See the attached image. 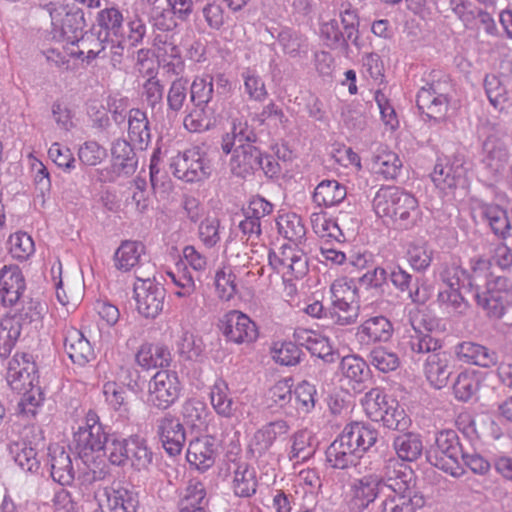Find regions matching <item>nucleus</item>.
Listing matches in <instances>:
<instances>
[{
  "label": "nucleus",
  "mask_w": 512,
  "mask_h": 512,
  "mask_svg": "<svg viewBox=\"0 0 512 512\" xmlns=\"http://www.w3.org/2000/svg\"><path fill=\"white\" fill-rule=\"evenodd\" d=\"M440 278L447 289L439 292L438 301L454 313L463 315L469 310L470 304L463 294L467 292L487 317L500 319L504 315L512 281L505 276L489 274L486 260H477L471 272L466 271L459 261L447 262L440 271Z\"/></svg>",
  "instance_id": "obj_1"
},
{
  "label": "nucleus",
  "mask_w": 512,
  "mask_h": 512,
  "mask_svg": "<svg viewBox=\"0 0 512 512\" xmlns=\"http://www.w3.org/2000/svg\"><path fill=\"white\" fill-rule=\"evenodd\" d=\"M385 487L391 493L381 502L380 512H416L425 504L417 485L415 472L397 460H389L385 466Z\"/></svg>",
  "instance_id": "obj_2"
},
{
  "label": "nucleus",
  "mask_w": 512,
  "mask_h": 512,
  "mask_svg": "<svg viewBox=\"0 0 512 512\" xmlns=\"http://www.w3.org/2000/svg\"><path fill=\"white\" fill-rule=\"evenodd\" d=\"M378 431L369 424L352 422L327 447L326 463L332 469L346 470L359 463L361 453L368 451L377 441Z\"/></svg>",
  "instance_id": "obj_3"
},
{
  "label": "nucleus",
  "mask_w": 512,
  "mask_h": 512,
  "mask_svg": "<svg viewBox=\"0 0 512 512\" xmlns=\"http://www.w3.org/2000/svg\"><path fill=\"white\" fill-rule=\"evenodd\" d=\"M487 135L480 153V175L487 186L498 183L504 174L510 155L504 138L507 128L501 123L486 124Z\"/></svg>",
  "instance_id": "obj_4"
},
{
  "label": "nucleus",
  "mask_w": 512,
  "mask_h": 512,
  "mask_svg": "<svg viewBox=\"0 0 512 512\" xmlns=\"http://www.w3.org/2000/svg\"><path fill=\"white\" fill-rule=\"evenodd\" d=\"M373 208L379 217L390 218L401 229L412 228L419 217L417 199L395 186L379 189L373 199Z\"/></svg>",
  "instance_id": "obj_5"
},
{
  "label": "nucleus",
  "mask_w": 512,
  "mask_h": 512,
  "mask_svg": "<svg viewBox=\"0 0 512 512\" xmlns=\"http://www.w3.org/2000/svg\"><path fill=\"white\" fill-rule=\"evenodd\" d=\"M320 37L332 50L349 56L353 45L359 49V17L350 5L340 11V20L331 19L320 26Z\"/></svg>",
  "instance_id": "obj_6"
},
{
  "label": "nucleus",
  "mask_w": 512,
  "mask_h": 512,
  "mask_svg": "<svg viewBox=\"0 0 512 512\" xmlns=\"http://www.w3.org/2000/svg\"><path fill=\"white\" fill-rule=\"evenodd\" d=\"M450 90L451 85L448 76L432 72L426 81V85L422 86L417 93V108L430 121L443 122L449 109Z\"/></svg>",
  "instance_id": "obj_7"
},
{
  "label": "nucleus",
  "mask_w": 512,
  "mask_h": 512,
  "mask_svg": "<svg viewBox=\"0 0 512 512\" xmlns=\"http://www.w3.org/2000/svg\"><path fill=\"white\" fill-rule=\"evenodd\" d=\"M366 415L374 422L396 431H404L409 426V418L399 402L379 388L367 392L362 401Z\"/></svg>",
  "instance_id": "obj_8"
},
{
  "label": "nucleus",
  "mask_w": 512,
  "mask_h": 512,
  "mask_svg": "<svg viewBox=\"0 0 512 512\" xmlns=\"http://www.w3.org/2000/svg\"><path fill=\"white\" fill-rule=\"evenodd\" d=\"M50 15L53 38L75 44L80 41L86 27L84 12L75 4L49 3L45 5Z\"/></svg>",
  "instance_id": "obj_9"
},
{
  "label": "nucleus",
  "mask_w": 512,
  "mask_h": 512,
  "mask_svg": "<svg viewBox=\"0 0 512 512\" xmlns=\"http://www.w3.org/2000/svg\"><path fill=\"white\" fill-rule=\"evenodd\" d=\"M463 448L454 430H443L437 433L435 443L426 452L427 461L449 473L453 477L464 474L461 468Z\"/></svg>",
  "instance_id": "obj_10"
},
{
  "label": "nucleus",
  "mask_w": 512,
  "mask_h": 512,
  "mask_svg": "<svg viewBox=\"0 0 512 512\" xmlns=\"http://www.w3.org/2000/svg\"><path fill=\"white\" fill-rule=\"evenodd\" d=\"M331 307L328 309L329 319L340 326L354 324L359 316V304L356 301V288L346 282H334L330 288Z\"/></svg>",
  "instance_id": "obj_11"
},
{
  "label": "nucleus",
  "mask_w": 512,
  "mask_h": 512,
  "mask_svg": "<svg viewBox=\"0 0 512 512\" xmlns=\"http://www.w3.org/2000/svg\"><path fill=\"white\" fill-rule=\"evenodd\" d=\"M170 168L175 177L191 183L208 178L212 171L207 153L198 146L175 156Z\"/></svg>",
  "instance_id": "obj_12"
},
{
  "label": "nucleus",
  "mask_w": 512,
  "mask_h": 512,
  "mask_svg": "<svg viewBox=\"0 0 512 512\" xmlns=\"http://www.w3.org/2000/svg\"><path fill=\"white\" fill-rule=\"evenodd\" d=\"M434 321L422 318L419 326L413 325L412 333L404 335L398 343L403 355L414 359L417 355L433 354L442 349L443 341L432 334Z\"/></svg>",
  "instance_id": "obj_13"
},
{
  "label": "nucleus",
  "mask_w": 512,
  "mask_h": 512,
  "mask_svg": "<svg viewBox=\"0 0 512 512\" xmlns=\"http://www.w3.org/2000/svg\"><path fill=\"white\" fill-rule=\"evenodd\" d=\"M385 485V474H366L354 479L349 485L346 507L349 512H364L378 498L381 487Z\"/></svg>",
  "instance_id": "obj_14"
},
{
  "label": "nucleus",
  "mask_w": 512,
  "mask_h": 512,
  "mask_svg": "<svg viewBox=\"0 0 512 512\" xmlns=\"http://www.w3.org/2000/svg\"><path fill=\"white\" fill-rule=\"evenodd\" d=\"M182 391L177 372L160 370L149 382V401L159 410H167L179 399Z\"/></svg>",
  "instance_id": "obj_15"
},
{
  "label": "nucleus",
  "mask_w": 512,
  "mask_h": 512,
  "mask_svg": "<svg viewBox=\"0 0 512 512\" xmlns=\"http://www.w3.org/2000/svg\"><path fill=\"white\" fill-rule=\"evenodd\" d=\"M134 295L136 308L140 315L148 319L156 318L164 307L165 288L154 279L136 276Z\"/></svg>",
  "instance_id": "obj_16"
},
{
  "label": "nucleus",
  "mask_w": 512,
  "mask_h": 512,
  "mask_svg": "<svg viewBox=\"0 0 512 512\" xmlns=\"http://www.w3.org/2000/svg\"><path fill=\"white\" fill-rule=\"evenodd\" d=\"M108 434L100 423L98 415L90 410L86 415L85 425L80 426L73 435L75 449L79 456L84 458L94 452H102Z\"/></svg>",
  "instance_id": "obj_17"
},
{
  "label": "nucleus",
  "mask_w": 512,
  "mask_h": 512,
  "mask_svg": "<svg viewBox=\"0 0 512 512\" xmlns=\"http://www.w3.org/2000/svg\"><path fill=\"white\" fill-rule=\"evenodd\" d=\"M465 155L456 153L445 162L438 161L434 166L431 179L441 190L466 188L468 185V167Z\"/></svg>",
  "instance_id": "obj_18"
},
{
  "label": "nucleus",
  "mask_w": 512,
  "mask_h": 512,
  "mask_svg": "<svg viewBox=\"0 0 512 512\" xmlns=\"http://www.w3.org/2000/svg\"><path fill=\"white\" fill-rule=\"evenodd\" d=\"M220 329L226 340L235 344H250L259 336L256 323L238 310H230L222 317Z\"/></svg>",
  "instance_id": "obj_19"
},
{
  "label": "nucleus",
  "mask_w": 512,
  "mask_h": 512,
  "mask_svg": "<svg viewBox=\"0 0 512 512\" xmlns=\"http://www.w3.org/2000/svg\"><path fill=\"white\" fill-rule=\"evenodd\" d=\"M155 431L167 454L170 456L181 454L187 436L184 424L176 415L167 412L157 418Z\"/></svg>",
  "instance_id": "obj_20"
},
{
  "label": "nucleus",
  "mask_w": 512,
  "mask_h": 512,
  "mask_svg": "<svg viewBox=\"0 0 512 512\" xmlns=\"http://www.w3.org/2000/svg\"><path fill=\"white\" fill-rule=\"evenodd\" d=\"M230 154L229 168L238 178L253 176L261 168L262 151L256 145L236 146Z\"/></svg>",
  "instance_id": "obj_21"
},
{
  "label": "nucleus",
  "mask_w": 512,
  "mask_h": 512,
  "mask_svg": "<svg viewBox=\"0 0 512 512\" xmlns=\"http://www.w3.org/2000/svg\"><path fill=\"white\" fill-rule=\"evenodd\" d=\"M7 382L9 386L18 392H22L26 389L36 386L35 381H38L36 375V366L34 362H31L29 355L16 354L8 363Z\"/></svg>",
  "instance_id": "obj_22"
},
{
  "label": "nucleus",
  "mask_w": 512,
  "mask_h": 512,
  "mask_svg": "<svg viewBox=\"0 0 512 512\" xmlns=\"http://www.w3.org/2000/svg\"><path fill=\"white\" fill-rule=\"evenodd\" d=\"M294 338L296 343L305 347L313 356L318 357L325 363H335L340 357L327 337L312 330L298 328L294 332Z\"/></svg>",
  "instance_id": "obj_23"
},
{
  "label": "nucleus",
  "mask_w": 512,
  "mask_h": 512,
  "mask_svg": "<svg viewBox=\"0 0 512 512\" xmlns=\"http://www.w3.org/2000/svg\"><path fill=\"white\" fill-rule=\"evenodd\" d=\"M26 283L17 266H4L0 271V300L4 306H14L23 299Z\"/></svg>",
  "instance_id": "obj_24"
},
{
  "label": "nucleus",
  "mask_w": 512,
  "mask_h": 512,
  "mask_svg": "<svg viewBox=\"0 0 512 512\" xmlns=\"http://www.w3.org/2000/svg\"><path fill=\"white\" fill-rule=\"evenodd\" d=\"M63 334L64 349L74 364L83 367L95 358L90 342L80 330L68 327Z\"/></svg>",
  "instance_id": "obj_25"
},
{
  "label": "nucleus",
  "mask_w": 512,
  "mask_h": 512,
  "mask_svg": "<svg viewBox=\"0 0 512 512\" xmlns=\"http://www.w3.org/2000/svg\"><path fill=\"white\" fill-rule=\"evenodd\" d=\"M451 360L450 353L442 349L428 355L424 364V373L434 388L441 389L447 385L453 368Z\"/></svg>",
  "instance_id": "obj_26"
},
{
  "label": "nucleus",
  "mask_w": 512,
  "mask_h": 512,
  "mask_svg": "<svg viewBox=\"0 0 512 512\" xmlns=\"http://www.w3.org/2000/svg\"><path fill=\"white\" fill-rule=\"evenodd\" d=\"M455 353L459 361L469 365L490 368L498 363L496 351L471 341L459 343L455 348Z\"/></svg>",
  "instance_id": "obj_27"
},
{
  "label": "nucleus",
  "mask_w": 512,
  "mask_h": 512,
  "mask_svg": "<svg viewBox=\"0 0 512 512\" xmlns=\"http://www.w3.org/2000/svg\"><path fill=\"white\" fill-rule=\"evenodd\" d=\"M393 332L391 321L385 316L378 315L365 320L357 328L356 336L361 344L370 345L389 341Z\"/></svg>",
  "instance_id": "obj_28"
},
{
  "label": "nucleus",
  "mask_w": 512,
  "mask_h": 512,
  "mask_svg": "<svg viewBox=\"0 0 512 512\" xmlns=\"http://www.w3.org/2000/svg\"><path fill=\"white\" fill-rule=\"evenodd\" d=\"M190 465L200 471L211 468L216 459L215 440L213 437L205 436L191 440L186 454Z\"/></svg>",
  "instance_id": "obj_29"
},
{
  "label": "nucleus",
  "mask_w": 512,
  "mask_h": 512,
  "mask_svg": "<svg viewBox=\"0 0 512 512\" xmlns=\"http://www.w3.org/2000/svg\"><path fill=\"white\" fill-rule=\"evenodd\" d=\"M97 37L102 42H109L123 35L124 17L116 7H107L96 15Z\"/></svg>",
  "instance_id": "obj_30"
},
{
  "label": "nucleus",
  "mask_w": 512,
  "mask_h": 512,
  "mask_svg": "<svg viewBox=\"0 0 512 512\" xmlns=\"http://www.w3.org/2000/svg\"><path fill=\"white\" fill-rule=\"evenodd\" d=\"M50 475L52 479L62 486L72 484L75 478L70 454L63 447L49 449Z\"/></svg>",
  "instance_id": "obj_31"
},
{
  "label": "nucleus",
  "mask_w": 512,
  "mask_h": 512,
  "mask_svg": "<svg viewBox=\"0 0 512 512\" xmlns=\"http://www.w3.org/2000/svg\"><path fill=\"white\" fill-rule=\"evenodd\" d=\"M258 140L254 127L247 121H234L231 131L222 136L221 149L225 155H228L236 146L256 145Z\"/></svg>",
  "instance_id": "obj_32"
},
{
  "label": "nucleus",
  "mask_w": 512,
  "mask_h": 512,
  "mask_svg": "<svg viewBox=\"0 0 512 512\" xmlns=\"http://www.w3.org/2000/svg\"><path fill=\"white\" fill-rule=\"evenodd\" d=\"M479 212L482 219L489 225L491 231L500 239L510 236L511 223L507 211L497 204L480 203Z\"/></svg>",
  "instance_id": "obj_33"
},
{
  "label": "nucleus",
  "mask_w": 512,
  "mask_h": 512,
  "mask_svg": "<svg viewBox=\"0 0 512 512\" xmlns=\"http://www.w3.org/2000/svg\"><path fill=\"white\" fill-rule=\"evenodd\" d=\"M403 162L393 151L379 149L371 158V170L384 180H395L400 175Z\"/></svg>",
  "instance_id": "obj_34"
},
{
  "label": "nucleus",
  "mask_w": 512,
  "mask_h": 512,
  "mask_svg": "<svg viewBox=\"0 0 512 512\" xmlns=\"http://www.w3.org/2000/svg\"><path fill=\"white\" fill-rule=\"evenodd\" d=\"M392 447L397 455L396 459L403 462H415L423 454V442L421 436L416 433H400L393 438Z\"/></svg>",
  "instance_id": "obj_35"
},
{
  "label": "nucleus",
  "mask_w": 512,
  "mask_h": 512,
  "mask_svg": "<svg viewBox=\"0 0 512 512\" xmlns=\"http://www.w3.org/2000/svg\"><path fill=\"white\" fill-rule=\"evenodd\" d=\"M231 488L236 497L250 498L256 494L258 480L256 471L247 463H238L233 471Z\"/></svg>",
  "instance_id": "obj_36"
},
{
  "label": "nucleus",
  "mask_w": 512,
  "mask_h": 512,
  "mask_svg": "<svg viewBox=\"0 0 512 512\" xmlns=\"http://www.w3.org/2000/svg\"><path fill=\"white\" fill-rule=\"evenodd\" d=\"M128 461L136 471H149L153 465L154 453L145 438L138 434L128 437Z\"/></svg>",
  "instance_id": "obj_37"
},
{
  "label": "nucleus",
  "mask_w": 512,
  "mask_h": 512,
  "mask_svg": "<svg viewBox=\"0 0 512 512\" xmlns=\"http://www.w3.org/2000/svg\"><path fill=\"white\" fill-rule=\"evenodd\" d=\"M128 135L139 149H146L151 141V130L147 115L144 111L134 108L129 111Z\"/></svg>",
  "instance_id": "obj_38"
},
{
  "label": "nucleus",
  "mask_w": 512,
  "mask_h": 512,
  "mask_svg": "<svg viewBox=\"0 0 512 512\" xmlns=\"http://www.w3.org/2000/svg\"><path fill=\"white\" fill-rule=\"evenodd\" d=\"M279 257L286 272L284 275L301 278L308 270V260L304 252L295 244H283L279 249Z\"/></svg>",
  "instance_id": "obj_39"
},
{
  "label": "nucleus",
  "mask_w": 512,
  "mask_h": 512,
  "mask_svg": "<svg viewBox=\"0 0 512 512\" xmlns=\"http://www.w3.org/2000/svg\"><path fill=\"white\" fill-rule=\"evenodd\" d=\"M25 326L12 314L0 319V356L7 358L15 348Z\"/></svg>",
  "instance_id": "obj_40"
},
{
  "label": "nucleus",
  "mask_w": 512,
  "mask_h": 512,
  "mask_svg": "<svg viewBox=\"0 0 512 512\" xmlns=\"http://www.w3.org/2000/svg\"><path fill=\"white\" fill-rule=\"evenodd\" d=\"M271 36L274 34L271 32ZM284 54L291 58H304L309 52L308 39L290 28L280 30L275 36Z\"/></svg>",
  "instance_id": "obj_41"
},
{
  "label": "nucleus",
  "mask_w": 512,
  "mask_h": 512,
  "mask_svg": "<svg viewBox=\"0 0 512 512\" xmlns=\"http://www.w3.org/2000/svg\"><path fill=\"white\" fill-rule=\"evenodd\" d=\"M209 499L205 485L198 479H191L185 488L183 497L179 502V512L206 511Z\"/></svg>",
  "instance_id": "obj_42"
},
{
  "label": "nucleus",
  "mask_w": 512,
  "mask_h": 512,
  "mask_svg": "<svg viewBox=\"0 0 512 512\" xmlns=\"http://www.w3.org/2000/svg\"><path fill=\"white\" fill-rule=\"evenodd\" d=\"M112 165L116 172L131 175L137 168V157L130 142L124 139L116 140L111 148Z\"/></svg>",
  "instance_id": "obj_43"
},
{
  "label": "nucleus",
  "mask_w": 512,
  "mask_h": 512,
  "mask_svg": "<svg viewBox=\"0 0 512 512\" xmlns=\"http://www.w3.org/2000/svg\"><path fill=\"white\" fill-rule=\"evenodd\" d=\"M136 362L143 368L166 367L171 362V353L167 346L144 343L135 356Z\"/></svg>",
  "instance_id": "obj_44"
},
{
  "label": "nucleus",
  "mask_w": 512,
  "mask_h": 512,
  "mask_svg": "<svg viewBox=\"0 0 512 512\" xmlns=\"http://www.w3.org/2000/svg\"><path fill=\"white\" fill-rule=\"evenodd\" d=\"M347 196L346 187L337 180H323L315 188L313 201L324 207L339 205Z\"/></svg>",
  "instance_id": "obj_45"
},
{
  "label": "nucleus",
  "mask_w": 512,
  "mask_h": 512,
  "mask_svg": "<svg viewBox=\"0 0 512 512\" xmlns=\"http://www.w3.org/2000/svg\"><path fill=\"white\" fill-rule=\"evenodd\" d=\"M210 401L215 412L224 418H232L237 411V405L230 395L228 384L223 379H217L210 391Z\"/></svg>",
  "instance_id": "obj_46"
},
{
  "label": "nucleus",
  "mask_w": 512,
  "mask_h": 512,
  "mask_svg": "<svg viewBox=\"0 0 512 512\" xmlns=\"http://www.w3.org/2000/svg\"><path fill=\"white\" fill-rule=\"evenodd\" d=\"M216 122L215 110L206 104L194 106L184 117L183 125L189 132L200 133L214 127Z\"/></svg>",
  "instance_id": "obj_47"
},
{
  "label": "nucleus",
  "mask_w": 512,
  "mask_h": 512,
  "mask_svg": "<svg viewBox=\"0 0 512 512\" xmlns=\"http://www.w3.org/2000/svg\"><path fill=\"white\" fill-rule=\"evenodd\" d=\"M9 453L15 463L24 471L37 473L40 468V459L35 448L25 441H16L8 445Z\"/></svg>",
  "instance_id": "obj_48"
},
{
  "label": "nucleus",
  "mask_w": 512,
  "mask_h": 512,
  "mask_svg": "<svg viewBox=\"0 0 512 512\" xmlns=\"http://www.w3.org/2000/svg\"><path fill=\"white\" fill-rule=\"evenodd\" d=\"M108 506L111 509H120L123 512H137L139 507L138 495L127 487H107L104 489Z\"/></svg>",
  "instance_id": "obj_49"
},
{
  "label": "nucleus",
  "mask_w": 512,
  "mask_h": 512,
  "mask_svg": "<svg viewBox=\"0 0 512 512\" xmlns=\"http://www.w3.org/2000/svg\"><path fill=\"white\" fill-rule=\"evenodd\" d=\"M144 246L136 241H123L114 253V266L117 270L127 272L138 262Z\"/></svg>",
  "instance_id": "obj_50"
},
{
  "label": "nucleus",
  "mask_w": 512,
  "mask_h": 512,
  "mask_svg": "<svg viewBox=\"0 0 512 512\" xmlns=\"http://www.w3.org/2000/svg\"><path fill=\"white\" fill-rule=\"evenodd\" d=\"M189 93L193 106L210 104L214 95V77L211 74L195 76L189 85Z\"/></svg>",
  "instance_id": "obj_51"
},
{
  "label": "nucleus",
  "mask_w": 512,
  "mask_h": 512,
  "mask_svg": "<svg viewBox=\"0 0 512 512\" xmlns=\"http://www.w3.org/2000/svg\"><path fill=\"white\" fill-rule=\"evenodd\" d=\"M189 91V81L185 77L174 79L167 92V114L177 115L183 109Z\"/></svg>",
  "instance_id": "obj_52"
},
{
  "label": "nucleus",
  "mask_w": 512,
  "mask_h": 512,
  "mask_svg": "<svg viewBox=\"0 0 512 512\" xmlns=\"http://www.w3.org/2000/svg\"><path fill=\"white\" fill-rule=\"evenodd\" d=\"M480 388V380L474 372L463 371L453 383L454 397L461 402H468L476 396Z\"/></svg>",
  "instance_id": "obj_53"
},
{
  "label": "nucleus",
  "mask_w": 512,
  "mask_h": 512,
  "mask_svg": "<svg viewBox=\"0 0 512 512\" xmlns=\"http://www.w3.org/2000/svg\"><path fill=\"white\" fill-rule=\"evenodd\" d=\"M21 307L17 309L16 313L12 314L17 318L25 327L33 323L41 322L46 306L39 299L23 296L19 301Z\"/></svg>",
  "instance_id": "obj_54"
},
{
  "label": "nucleus",
  "mask_w": 512,
  "mask_h": 512,
  "mask_svg": "<svg viewBox=\"0 0 512 512\" xmlns=\"http://www.w3.org/2000/svg\"><path fill=\"white\" fill-rule=\"evenodd\" d=\"M128 437L123 438L117 433L108 434L102 452L107 456L111 464L123 466L128 461Z\"/></svg>",
  "instance_id": "obj_55"
},
{
  "label": "nucleus",
  "mask_w": 512,
  "mask_h": 512,
  "mask_svg": "<svg viewBox=\"0 0 512 512\" xmlns=\"http://www.w3.org/2000/svg\"><path fill=\"white\" fill-rule=\"evenodd\" d=\"M278 230L292 244L298 245L306 235V228L300 216L292 213L280 217Z\"/></svg>",
  "instance_id": "obj_56"
},
{
  "label": "nucleus",
  "mask_w": 512,
  "mask_h": 512,
  "mask_svg": "<svg viewBox=\"0 0 512 512\" xmlns=\"http://www.w3.org/2000/svg\"><path fill=\"white\" fill-rule=\"evenodd\" d=\"M44 400L43 393L39 386H34L24 390V393L17 404L16 411L18 415L27 420L33 419Z\"/></svg>",
  "instance_id": "obj_57"
},
{
  "label": "nucleus",
  "mask_w": 512,
  "mask_h": 512,
  "mask_svg": "<svg viewBox=\"0 0 512 512\" xmlns=\"http://www.w3.org/2000/svg\"><path fill=\"white\" fill-rule=\"evenodd\" d=\"M342 374L357 383L363 382L369 376V367L366 362L356 356L348 355L342 358L340 363Z\"/></svg>",
  "instance_id": "obj_58"
},
{
  "label": "nucleus",
  "mask_w": 512,
  "mask_h": 512,
  "mask_svg": "<svg viewBox=\"0 0 512 512\" xmlns=\"http://www.w3.org/2000/svg\"><path fill=\"white\" fill-rule=\"evenodd\" d=\"M9 253L18 260L28 259L35 251L34 242L26 232H16L8 239Z\"/></svg>",
  "instance_id": "obj_59"
},
{
  "label": "nucleus",
  "mask_w": 512,
  "mask_h": 512,
  "mask_svg": "<svg viewBox=\"0 0 512 512\" xmlns=\"http://www.w3.org/2000/svg\"><path fill=\"white\" fill-rule=\"evenodd\" d=\"M177 348L179 355L184 360L201 361L203 357L204 348L201 339L187 331L182 334Z\"/></svg>",
  "instance_id": "obj_60"
},
{
  "label": "nucleus",
  "mask_w": 512,
  "mask_h": 512,
  "mask_svg": "<svg viewBox=\"0 0 512 512\" xmlns=\"http://www.w3.org/2000/svg\"><path fill=\"white\" fill-rule=\"evenodd\" d=\"M311 225L313 231L319 237L333 238L337 241H341L340 238L343 237L337 222L327 218L323 213H313L311 215Z\"/></svg>",
  "instance_id": "obj_61"
},
{
  "label": "nucleus",
  "mask_w": 512,
  "mask_h": 512,
  "mask_svg": "<svg viewBox=\"0 0 512 512\" xmlns=\"http://www.w3.org/2000/svg\"><path fill=\"white\" fill-rule=\"evenodd\" d=\"M369 361L371 365L383 373L394 371L400 365L398 355L383 347H376L371 350L369 354Z\"/></svg>",
  "instance_id": "obj_62"
},
{
  "label": "nucleus",
  "mask_w": 512,
  "mask_h": 512,
  "mask_svg": "<svg viewBox=\"0 0 512 512\" xmlns=\"http://www.w3.org/2000/svg\"><path fill=\"white\" fill-rule=\"evenodd\" d=\"M146 32V24L138 15H135L128 18L126 27H123V35L119 38L123 39L129 47H137L143 43Z\"/></svg>",
  "instance_id": "obj_63"
},
{
  "label": "nucleus",
  "mask_w": 512,
  "mask_h": 512,
  "mask_svg": "<svg viewBox=\"0 0 512 512\" xmlns=\"http://www.w3.org/2000/svg\"><path fill=\"white\" fill-rule=\"evenodd\" d=\"M433 251L426 243H412L408 247L407 258L414 270L425 271L431 264Z\"/></svg>",
  "instance_id": "obj_64"
}]
</instances>
